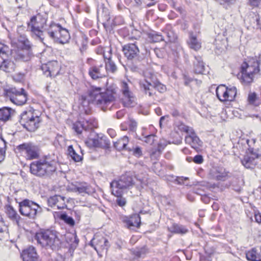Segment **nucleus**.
<instances>
[{"instance_id":"f257e3e1","label":"nucleus","mask_w":261,"mask_h":261,"mask_svg":"<svg viewBox=\"0 0 261 261\" xmlns=\"http://www.w3.org/2000/svg\"><path fill=\"white\" fill-rule=\"evenodd\" d=\"M117 87L115 84L109 85L105 92L99 87H92L88 89L87 94L81 96L82 103L84 106L93 103L105 111L110 105H112L116 99Z\"/></svg>"},{"instance_id":"f03ea898","label":"nucleus","mask_w":261,"mask_h":261,"mask_svg":"<svg viewBox=\"0 0 261 261\" xmlns=\"http://www.w3.org/2000/svg\"><path fill=\"white\" fill-rule=\"evenodd\" d=\"M147 178L146 174L141 177L139 175L136 176L131 172H126L118 179L114 180L111 182L112 194L115 196L122 195L123 191L130 189L135 186L136 180L140 182L141 186L143 187L147 184Z\"/></svg>"},{"instance_id":"7ed1b4c3","label":"nucleus","mask_w":261,"mask_h":261,"mask_svg":"<svg viewBox=\"0 0 261 261\" xmlns=\"http://www.w3.org/2000/svg\"><path fill=\"white\" fill-rule=\"evenodd\" d=\"M57 162L49 156L37 161L32 162L30 166L32 174L38 176H48L55 172L57 169Z\"/></svg>"},{"instance_id":"20e7f679","label":"nucleus","mask_w":261,"mask_h":261,"mask_svg":"<svg viewBox=\"0 0 261 261\" xmlns=\"http://www.w3.org/2000/svg\"><path fill=\"white\" fill-rule=\"evenodd\" d=\"M38 243L42 247L51 249H56L60 247L61 241L57 236L56 231L46 229L41 230L35 236Z\"/></svg>"},{"instance_id":"39448f33","label":"nucleus","mask_w":261,"mask_h":261,"mask_svg":"<svg viewBox=\"0 0 261 261\" xmlns=\"http://www.w3.org/2000/svg\"><path fill=\"white\" fill-rule=\"evenodd\" d=\"M259 63L255 59L244 62L241 66L240 80L244 85H248L253 82L254 75L259 71Z\"/></svg>"},{"instance_id":"423d86ee","label":"nucleus","mask_w":261,"mask_h":261,"mask_svg":"<svg viewBox=\"0 0 261 261\" xmlns=\"http://www.w3.org/2000/svg\"><path fill=\"white\" fill-rule=\"evenodd\" d=\"M140 86L146 94L153 98L156 96L155 90L163 93L166 90V86L159 82L153 74H151L149 77L145 75V79L140 81Z\"/></svg>"},{"instance_id":"0eeeda50","label":"nucleus","mask_w":261,"mask_h":261,"mask_svg":"<svg viewBox=\"0 0 261 261\" xmlns=\"http://www.w3.org/2000/svg\"><path fill=\"white\" fill-rule=\"evenodd\" d=\"M47 33L55 42L61 44L67 43L70 39L68 31L61 25L55 23H51L47 29Z\"/></svg>"},{"instance_id":"6e6552de","label":"nucleus","mask_w":261,"mask_h":261,"mask_svg":"<svg viewBox=\"0 0 261 261\" xmlns=\"http://www.w3.org/2000/svg\"><path fill=\"white\" fill-rule=\"evenodd\" d=\"M19 207L20 213L30 219H35L37 214L41 212V208L38 204L28 199L19 202Z\"/></svg>"},{"instance_id":"1a4fd4ad","label":"nucleus","mask_w":261,"mask_h":261,"mask_svg":"<svg viewBox=\"0 0 261 261\" xmlns=\"http://www.w3.org/2000/svg\"><path fill=\"white\" fill-rule=\"evenodd\" d=\"M40 122L39 117L35 115L31 111L23 112L20 115V123L30 132L35 131L38 127Z\"/></svg>"},{"instance_id":"9d476101","label":"nucleus","mask_w":261,"mask_h":261,"mask_svg":"<svg viewBox=\"0 0 261 261\" xmlns=\"http://www.w3.org/2000/svg\"><path fill=\"white\" fill-rule=\"evenodd\" d=\"M46 21V19L40 15L33 16L28 23V29L42 39L43 32L47 33V29H44Z\"/></svg>"},{"instance_id":"9b49d317","label":"nucleus","mask_w":261,"mask_h":261,"mask_svg":"<svg viewBox=\"0 0 261 261\" xmlns=\"http://www.w3.org/2000/svg\"><path fill=\"white\" fill-rule=\"evenodd\" d=\"M10 50L9 47L0 43V69L7 72H11L15 69L13 62L9 59Z\"/></svg>"},{"instance_id":"f8f14e48","label":"nucleus","mask_w":261,"mask_h":261,"mask_svg":"<svg viewBox=\"0 0 261 261\" xmlns=\"http://www.w3.org/2000/svg\"><path fill=\"white\" fill-rule=\"evenodd\" d=\"M18 149L27 160L38 158L40 154L39 147L32 143H24L19 145Z\"/></svg>"},{"instance_id":"ddd939ff","label":"nucleus","mask_w":261,"mask_h":261,"mask_svg":"<svg viewBox=\"0 0 261 261\" xmlns=\"http://www.w3.org/2000/svg\"><path fill=\"white\" fill-rule=\"evenodd\" d=\"M9 98L14 104L21 106L25 103L27 100V94L25 90L22 88L19 91L15 88H11L10 94Z\"/></svg>"},{"instance_id":"4468645a","label":"nucleus","mask_w":261,"mask_h":261,"mask_svg":"<svg viewBox=\"0 0 261 261\" xmlns=\"http://www.w3.org/2000/svg\"><path fill=\"white\" fill-rule=\"evenodd\" d=\"M41 69L46 76L55 77L59 74L61 69L60 64L56 61H53L43 64Z\"/></svg>"},{"instance_id":"2eb2a0df","label":"nucleus","mask_w":261,"mask_h":261,"mask_svg":"<svg viewBox=\"0 0 261 261\" xmlns=\"http://www.w3.org/2000/svg\"><path fill=\"white\" fill-rule=\"evenodd\" d=\"M122 50L125 57L128 60L136 59L139 57L140 50L137 41L124 45Z\"/></svg>"},{"instance_id":"dca6fc26","label":"nucleus","mask_w":261,"mask_h":261,"mask_svg":"<svg viewBox=\"0 0 261 261\" xmlns=\"http://www.w3.org/2000/svg\"><path fill=\"white\" fill-rule=\"evenodd\" d=\"M258 157V154L254 152L253 149L249 148L248 151L241 160V163L246 168H253L257 164Z\"/></svg>"},{"instance_id":"f3484780","label":"nucleus","mask_w":261,"mask_h":261,"mask_svg":"<svg viewBox=\"0 0 261 261\" xmlns=\"http://www.w3.org/2000/svg\"><path fill=\"white\" fill-rule=\"evenodd\" d=\"M121 91L124 97L123 104L125 107H133L135 103V97L129 90L128 84L126 82H122Z\"/></svg>"},{"instance_id":"a211bd4d","label":"nucleus","mask_w":261,"mask_h":261,"mask_svg":"<svg viewBox=\"0 0 261 261\" xmlns=\"http://www.w3.org/2000/svg\"><path fill=\"white\" fill-rule=\"evenodd\" d=\"M97 252L98 251H107L109 247V243L107 239L101 236H95L90 242Z\"/></svg>"},{"instance_id":"6ab92c4d","label":"nucleus","mask_w":261,"mask_h":261,"mask_svg":"<svg viewBox=\"0 0 261 261\" xmlns=\"http://www.w3.org/2000/svg\"><path fill=\"white\" fill-rule=\"evenodd\" d=\"M65 200V197L55 195L48 198L47 203L48 206L51 207H57L58 210H61L66 207Z\"/></svg>"},{"instance_id":"aec40b11","label":"nucleus","mask_w":261,"mask_h":261,"mask_svg":"<svg viewBox=\"0 0 261 261\" xmlns=\"http://www.w3.org/2000/svg\"><path fill=\"white\" fill-rule=\"evenodd\" d=\"M96 123L94 120H86L85 122H77L73 124V128L77 134H81L84 130L85 133L88 130H92L96 127Z\"/></svg>"},{"instance_id":"412c9836","label":"nucleus","mask_w":261,"mask_h":261,"mask_svg":"<svg viewBox=\"0 0 261 261\" xmlns=\"http://www.w3.org/2000/svg\"><path fill=\"white\" fill-rule=\"evenodd\" d=\"M23 261H40L36 250L33 246L24 249L21 253Z\"/></svg>"},{"instance_id":"4be33fe9","label":"nucleus","mask_w":261,"mask_h":261,"mask_svg":"<svg viewBox=\"0 0 261 261\" xmlns=\"http://www.w3.org/2000/svg\"><path fill=\"white\" fill-rule=\"evenodd\" d=\"M122 222L129 229L132 227H139L141 219L139 215L135 214L129 216H123L121 218Z\"/></svg>"},{"instance_id":"5701e85b","label":"nucleus","mask_w":261,"mask_h":261,"mask_svg":"<svg viewBox=\"0 0 261 261\" xmlns=\"http://www.w3.org/2000/svg\"><path fill=\"white\" fill-rule=\"evenodd\" d=\"M88 74L93 80L102 78L106 76V71L102 64L92 66L88 70Z\"/></svg>"},{"instance_id":"b1692460","label":"nucleus","mask_w":261,"mask_h":261,"mask_svg":"<svg viewBox=\"0 0 261 261\" xmlns=\"http://www.w3.org/2000/svg\"><path fill=\"white\" fill-rule=\"evenodd\" d=\"M185 140L186 143L190 144L192 148L195 149L201 146L202 144L194 130L185 137Z\"/></svg>"},{"instance_id":"393cba45","label":"nucleus","mask_w":261,"mask_h":261,"mask_svg":"<svg viewBox=\"0 0 261 261\" xmlns=\"http://www.w3.org/2000/svg\"><path fill=\"white\" fill-rule=\"evenodd\" d=\"M109 52L111 53V50H109ZM103 56L105 61V67H104V68L106 71V74L107 73V71L114 73L117 70V67L111 59V54L109 53L107 56L105 53H103Z\"/></svg>"},{"instance_id":"a878e982","label":"nucleus","mask_w":261,"mask_h":261,"mask_svg":"<svg viewBox=\"0 0 261 261\" xmlns=\"http://www.w3.org/2000/svg\"><path fill=\"white\" fill-rule=\"evenodd\" d=\"M246 258L251 261H261V247L254 248L246 254Z\"/></svg>"},{"instance_id":"bb28decb","label":"nucleus","mask_w":261,"mask_h":261,"mask_svg":"<svg viewBox=\"0 0 261 261\" xmlns=\"http://www.w3.org/2000/svg\"><path fill=\"white\" fill-rule=\"evenodd\" d=\"M213 177L218 180H224L227 176V173L223 168H215L212 171Z\"/></svg>"},{"instance_id":"cd10ccee","label":"nucleus","mask_w":261,"mask_h":261,"mask_svg":"<svg viewBox=\"0 0 261 261\" xmlns=\"http://www.w3.org/2000/svg\"><path fill=\"white\" fill-rule=\"evenodd\" d=\"M228 88L224 85H220L217 87L216 92L218 98L221 101L228 100L227 95Z\"/></svg>"},{"instance_id":"c85d7f7f","label":"nucleus","mask_w":261,"mask_h":261,"mask_svg":"<svg viewBox=\"0 0 261 261\" xmlns=\"http://www.w3.org/2000/svg\"><path fill=\"white\" fill-rule=\"evenodd\" d=\"M168 230L171 232L180 234H186L189 231L186 226L176 223H173L168 227Z\"/></svg>"},{"instance_id":"c756f323","label":"nucleus","mask_w":261,"mask_h":261,"mask_svg":"<svg viewBox=\"0 0 261 261\" xmlns=\"http://www.w3.org/2000/svg\"><path fill=\"white\" fill-rule=\"evenodd\" d=\"M31 56L29 48H23V50L18 51L15 59L16 60L26 62L30 60Z\"/></svg>"},{"instance_id":"7c9ffc66","label":"nucleus","mask_w":261,"mask_h":261,"mask_svg":"<svg viewBox=\"0 0 261 261\" xmlns=\"http://www.w3.org/2000/svg\"><path fill=\"white\" fill-rule=\"evenodd\" d=\"M14 111L8 107H4L0 109V120L7 121L10 119L13 115Z\"/></svg>"},{"instance_id":"2f4dec72","label":"nucleus","mask_w":261,"mask_h":261,"mask_svg":"<svg viewBox=\"0 0 261 261\" xmlns=\"http://www.w3.org/2000/svg\"><path fill=\"white\" fill-rule=\"evenodd\" d=\"M193 63L195 72L198 74H203L204 71V65L201 58L199 56H195Z\"/></svg>"},{"instance_id":"473e14b6","label":"nucleus","mask_w":261,"mask_h":261,"mask_svg":"<svg viewBox=\"0 0 261 261\" xmlns=\"http://www.w3.org/2000/svg\"><path fill=\"white\" fill-rule=\"evenodd\" d=\"M6 214L9 218L13 221H15L17 224H18L20 217L13 207L11 205H7L6 207Z\"/></svg>"},{"instance_id":"72a5a7b5","label":"nucleus","mask_w":261,"mask_h":261,"mask_svg":"<svg viewBox=\"0 0 261 261\" xmlns=\"http://www.w3.org/2000/svg\"><path fill=\"white\" fill-rule=\"evenodd\" d=\"M128 142V138L126 136L123 137L119 139L117 141L114 143V145L115 148L117 150H121L122 149H126L130 151V148H127L126 145Z\"/></svg>"},{"instance_id":"f704fd0d","label":"nucleus","mask_w":261,"mask_h":261,"mask_svg":"<svg viewBox=\"0 0 261 261\" xmlns=\"http://www.w3.org/2000/svg\"><path fill=\"white\" fill-rule=\"evenodd\" d=\"M8 233V225L0 213V240H2Z\"/></svg>"},{"instance_id":"c9c22d12","label":"nucleus","mask_w":261,"mask_h":261,"mask_svg":"<svg viewBox=\"0 0 261 261\" xmlns=\"http://www.w3.org/2000/svg\"><path fill=\"white\" fill-rule=\"evenodd\" d=\"M187 42L189 47L195 50H199L201 47V43L193 34H190L189 39Z\"/></svg>"},{"instance_id":"e433bc0d","label":"nucleus","mask_w":261,"mask_h":261,"mask_svg":"<svg viewBox=\"0 0 261 261\" xmlns=\"http://www.w3.org/2000/svg\"><path fill=\"white\" fill-rule=\"evenodd\" d=\"M69 187H73V190L74 191L83 194L87 193L88 187H89V186L86 183H77L75 185L72 184L69 186Z\"/></svg>"},{"instance_id":"4c0bfd02","label":"nucleus","mask_w":261,"mask_h":261,"mask_svg":"<svg viewBox=\"0 0 261 261\" xmlns=\"http://www.w3.org/2000/svg\"><path fill=\"white\" fill-rule=\"evenodd\" d=\"M93 145L96 147L107 148L110 146L109 141L105 137H101L98 140H92Z\"/></svg>"},{"instance_id":"58836bf2","label":"nucleus","mask_w":261,"mask_h":261,"mask_svg":"<svg viewBox=\"0 0 261 261\" xmlns=\"http://www.w3.org/2000/svg\"><path fill=\"white\" fill-rule=\"evenodd\" d=\"M244 185V181L242 178H235L232 181V187L233 189L237 192H241L242 187Z\"/></svg>"},{"instance_id":"ea45409f","label":"nucleus","mask_w":261,"mask_h":261,"mask_svg":"<svg viewBox=\"0 0 261 261\" xmlns=\"http://www.w3.org/2000/svg\"><path fill=\"white\" fill-rule=\"evenodd\" d=\"M69 155L71 157L75 162H79L82 160V158L81 155L77 154L74 150L72 146H69L68 148Z\"/></svg>"},{"instance_id":"a19ab883","label":"nucleus","mask_w":261,"mask_h":261,"mask_svg":"<svg viewBox=\"0 0 261 261\" xmlns=\"http://www.w3.org/2000/svg\"><path fill=\"white\" fill-rule=\"evenodd\" d=\"M148 39L150 42H158L163 40V37L156 32H153L148 34Z\"/></svg>"},{"instance_id":"79ce46f5","label":"nucleus","mask_w":261,"mask_h":261,"mask_svg":"<svg viewBox=\"0 0 261 261\" xmlns=\"http://www.w3.org/2000/svg\"><path fill=\"white\" fill-rule=\"evenodd\" d=\"M18 41L23 48H30L29 41L24 35H21L18 38Z\"/></svg>"},{"instance_id":"37998d69","label":"nucleus","mask_w":261,"mask_h":261,"mask_svg":"<svg viewBox=\"0 0 261 261\" xmlns=\"http://www.w3.org/2000/svg\"><path fill=\"white\" fill-rule=\"evenodd\" d=\"M6 147V141L3 138H0V162L3 161L5 159Z\"/></svg>"},{"instance_id":"c03bdc74","label":"nucleus","mask_w":261,"mask_h":261,"mask_svg":"<svg viewBox=\"0 0 261 261\" xmlns=\"http://www.w3.org/2000/svg\"><path fill=\"white\" fill-rule=\"evenodd\" d=\"M131 251L137 257H141L147 253V249L144 247L140 248L134 249Z\"/></svg>"},{"instance_id":"a18cd8bd","label":"nucleus","mask_w":261,"mask_h":261,"mask_svg":"<svg viewBox=\"0 0 261 261\" xmlns=\"http://www.w3.org/2000/svg\"><path fill=\"white\" fill-rule=\"evenodd\" d=\"M237 94V89L234 87L228 88L227 89V95L228 100L232 101L234 99Z\"/></svg>"},{"instance_id":"49530a36","label":"nucleus","mask_w":261,"mask_h":261,"mask_svg":"<svg viewBox=\"0 0 261 261\" xmlns=\"http://www.w3.org/2000/svg\"><path fill=\"white\" fill-rule=\"evenodd\" d=\"M11 88H7L4 86H0V96H3L6 97H9L10 94Z\"/></svg>"},{"instance_id":"de8ad7c7","label":"nucleus","mask_w":261,"mask_h":261,"mask_svg":"<svg viewBox=\"0 0 261 261\" xmlns=\"http://www.w3.org/2000/svg\"><path fill=\"white\" fill-rule=\"evenodd\" d=\"M257 95L254 92H250L248 94V101L249 104L255 105V101L257 100Z\"/></svg>"},{"instance_id":"09e8293b","label":"nucleus","mask_w":261,"mask_h":261,"mask_svg":"<svg viewBox=\"0 0 261 261\" xmlns=\"http://www.w3.org/2000/svg\"><path fill=\"white\" fill-rule=\"evenodd\" d=\"M62 219L70 226H73L74 225V221L71 217L68 216L66 215H62Z\"/></svg>"},{"instance_id":"8fccbe9b","label":"nucleus","mask_w":261,"mask_h":261,"mask_svg":"<svg viewBox=\"0 0 261 261\" xmlns=\"http://www.w3.org/2000/svg\"><path fill=\"white\" fill-rule=\"evenodd\" d=\"M117 197L116 202V203L120 206H123L126 204V200L124 198L122 197V195L116 196Z\"/></svg>"},{"instance_id":"3c124183","label":"nucleus","mask_w":261,"mask_h":261,"mask_svg":"<svg viewBox=\"0 0 261 261\" xmlns=\"http://www.w3.org/2000/svg\"><path fill=\"white\" fill-rule=\"evenodd\" d=\"M129 129L130 132L134 133L137 128V122L133 120H130L129 121Z\"/></svg>"},{"instance_id":"603ef678","label":"nucleus","mask_w":261,"mask_h":261,"mask_svg":"<svg viewBox=\"0 0 261 261\" xmlns=\"http://www.w3.org/2000/svg\"><path fill=\"white\" fill-rule=\"evenodd\" d=\"M184 79L185 85L186 86H189L190 83L193 82H195L196 83H197V82H198V81L197 80L193 79L191 78L187 75H184Z\"/></svg>"},{"instance_id":"864d4df0","label":"nucleus","mask_w":261,"mask_h":261,"mask_svg":"<svg viewBox=\"0 0 261 261\" xmlns=\"http://www.w3.org/2000/svg\"><path fill=\"white\" fill-rule=\"evenodd\" d=\"M220 5L224 6L226 8L231 5L234 0H216Z\"/></svg>"},{"instance_id":"5fc2aeb1","label":"nucleus","mask_w":261,"mask_h":261,"mask_svg":"<svg viewBox=\"0 0 261 261\" xmlns=\"http://www.w3.org/2000/svg\"><path fill=\"white\" fill-rule=\"evenodd\" d=\"M193 161L196 164H200L203 163V159L201 155L198 154L194 157Z\"/></svg>"},{"instance_id":"6e6d98bb","label":"nucleus","mask_w":261,"mask_h":261,"mask_svg":"<svg viewBox=\"0 0 261 261\" xmlns=\"http://www.w3.org/2000/svg\"><path fill=\"white\" fill-rule=\"evenodd\" d=\"M179 129L182 131L186 132L188 134V135H189L192 131H193V128L189 127V126H186L184 124H181L180 126Z\"/></svg>"},{"instance_id":"4d7b16f0","label":"nucleus","mask_w":261,"mask_h":261,"mask_svg":"<svg viewBox=\"0 0 261 261\" xmlns=\"http://www.w3.org/2000/svg\"><path fill=\"white\" fill-rule=\"evenodd\" d=\"M154 136L153 135H148L145 137L144 141L147 143L151 144L153 143Z\"/></svg>"},{"instance_id":"13d9d810","label":"nucleus","mask_w":261,"mask_h":261,"mask_svg":"<svg viewBox=\"0 0 261 261\" xmlns=\"http://www.w3.org/2000/svg\"><path fill=\"white\" fill-rule=\"evenodd\" d=\"M132 151V149L131 150ZM133 154L136 156H140L142 155V151L140 147H137L132 150Z\"/></svg>"},{"instance_id":"bf43d9fd","label":"nucleus","mask_w":261,"mask_h":261,"mask_svg":"<svg viewBox=\"0 0 261 261\" xmlns=\"http://www.w3.org/2000/svg\"><path fill=\"white\" fill-rule=\"evenodd\" d=\"M67 239L68 238L71 239V240H73V242L75 243L76 245H77L79 243V240L76 238V236L74 234H71L69 233L68 236L66 237ZM70 242H72L71 240L70 241Z\"/></svg>"},{"instance_id":"052dcab7","label":"nucleus","mask_w":261,"mask_h":261,"mask_svg":"<svg viewBox=\"0 0 261 261\" xmlns=\"http://www.w3.org/2000/svg\"><path fill=\"white\" fill-rule=\"evenodd\" d=\"M188 177H185L183 176L177 177L176 178V181L178 184L183 185L184 184V181L188 180Z\"/></svg>"},{"instance_id":"680f3d73","label":"nucleus","mask_w":261,"mask_h":261,"mask_svg":"<svg viewBox=\"0 0 261 261\" xmlns=\"http://www.w3.org/2000/svg\"><path fill=\"white\" fill-rule=\"evenodd\" d=\"M250 5L253 7H258L261 4V0H249Z\"/></svg>"},{"instance_id":"e2e57ef3","label":"nucleus","mask_w":261,"mask_h":261,"mask_svg":"<svg viewBox=\"0 0 261 261\" xmlns=\"http://www.w3.org/2000/svg\"><path fill=\"white\" fill-rule=\"evenodd\" d=\"M166 35L168 38V41H174L175 40V35L172 31L168 32Z\"/></svg>"},{"instance_id":"0e129e2a","label":"nucleus","mask_w":261,"mask_h":261,"mask_svg":"<svg viewBox=\"0 0 261 261\" xmlns=\"http://www.w3.org/2000/svg\"><path fill=\"white\" fill-rule=\"evenodd\" d=\"M167 145L165 140L161 141L159 143L158 147L160 150H163Z\"/></svg>"},{"instance_id":"69168bd1","label":"nucleus","mask_w":261,"mask_h":261,"mask_svg":"<svg viewBox=\"0 0 261 261\" xmlns=\"http://www.w3.org/2000/svg\"><path fill=\"white\" fill-rule=\"evenodd\" d=\"M107 132L111 138H114L116 136V131L112 128L108 129Z\"/></svg>"},{"instance_id":"338daca9","label":"nucleus","mask_w":261,"mask_h":261,"mask_svg":"<svg viewBox=\"0 0 261 261\" xmlns=\"http://www.w3.org/2000/svg\"><path fill=\"white\" fill-rule=\"evenodd\" d=\"M254 217H255V219L257 223L261 224V214L260 213L255 214L254 215Z\"/></svg>"},{"instance_id":"774afa93","label":"nucleus","mask_w":261,"mask_h":261,"mask_svg":"<svg viewBox=\"0 0 261 261\" xmlns=\"http://www.w3.org/2000/svg\"><path fill=\"white\" fill-rule=\"evenodd\" d=\"M212 208L215 211H218L219 208V206L218 203L214 202L212 205Z\"/></svg>"}]
</instances>
